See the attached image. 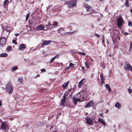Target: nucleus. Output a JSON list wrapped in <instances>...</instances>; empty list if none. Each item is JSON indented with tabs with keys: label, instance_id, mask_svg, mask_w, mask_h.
<instances>
[{
	"label": "nucleus",
	"instance_id": "31",
	"mask_svg": "<svg viewBox=\"0 0 132 132\" xmlns=\"http://www.w3.org/2000/svg\"><path fill=\"white\" fill-rule=\"evenodd\" d=\"M132 50V41H131L130 43V46L129 47V50Z\"/></svg>",
	"mask_w": 132,
	"mask_h": 132
},
{
	"label": "nucleus",
	"instance_id": "12",
	"mask_svg": "<svg viewBox=\"0 0 132 132\" xmlns=\"http://www.w3.org/2000/svg\"><path fill=\"white\" fill-rule=\"evenodd\" d=\"M36 29L37 30H42L44 29V27L42 25H40L38 26L37 27Z\"/></svg>",
	"mask_w": 132,
	"mask_h": 132
},
{
	"label": "nucleus",
	"instance_id": "30",
	"mask_svg": "<svg viewBox=\"0 0 132 132\" xmlns=\"http://www.w3.org/2000/svg\"><path fill=\"white\" fill-rule=\"evenodd\" d=\"M12 48V47L11 46H8L7 48V51H9Z\"/></svg>",
	"mask_w": 132,
	"mask_h": 132
},
{
	"label": "nucleus",
	"instance_id": "46",
	"mask_svg": "<svg viewBox=\"0 0 132 132\" xmlns=\"http://www.w3.org/2000/svg\"><path fill=\"white\" fill-rule=\"evenodd\" d=\"M96 36L98 37V38H99L100 37V35H99L98 34H96Z\"/></svg>",
	"mask_w": 132,
	"mask_h": 132
},
{
	"label": "nucleus",
	"instance_id": "8",
	"mask_svg": "<svg viewBox=\"0 0 132 132\" xmlns=\"http://www.w3.org/2000/svg\"><path fill=\"white\" fill-rule=\"evenodd\" d=\"M117 24L119 27L120 28L123 22V19L121 17H119L117 19Z\"/></svg>",
	"mask_w": 132,
	"mask_h": 132
},
{
	"label": "nucleus",
	"instance_id": "37",
	"mask_svg": "<svg viewBox=\"0 0 132 132\" xmlns=\"http://www.w3.org/2000/svg\"><path fill=\"white\" fill-rule=\"evenodd\" d=\"M128 92L130 93H131L132 92V90H131V89L130 88H128Z\"/></svg>",
	"mask_w": 132,
	"mask_h": 132
},
{
	"label": "nucleus",
	"instance_id": "48",
	"mask_svg": "<svg viewBox=\"0 0 132 132\" xmlns=\"http://www.w3.org/2000/svg\"><path fill=\"white\" fill-rule=\"evenodd\" d=\"M15 35L16 36H18L19 35V34L18 33H16L15 34Z\"/></svg>",
	"mask_w": 132,
	"mask_h": 132
},
{
	"label": "nucleus",
	"instance_id": "3",
	"mask_svg": "<svg viewBox=\"0 0 132 132\" xmlns=\"http://www.w3.org/2000/svg\"><path fill=\"white\" fill-rule=\"evenodd\" d=\"M77 2V0H71L70 1L65 2V4L68 5L69 8L72 7L76 6Z\"/></svg>",
	"mask_w": 132,
	"mask_h": 132
},
{
	"label": "nucleus",
	"instance_id": "45",
	"mask_svg": "<svg viewBox=\"0 0 132 132\" xmlns=\"http://www.w3.org/2000/svg\"><path fill=\"white\" fill-rule=\"evenodd\" d=\"M99 115L101 117H102L103 116V114L102 113L100 114Z\"/></svg>",
	"mask_w": 132,
	"mask_h": 132
},
{
	"label": "nucleus",
	"instance_id": "24",
	"mask_svg": "<svg viewBox=\"0 0 132 132\" xmlns=\"http://www.w3.org/2000/svg\"><path fill=\"white\" fill-rule=\"evenodd\" d=\"M100 78L101 81H104L105 79V78L104 77L103 75V73H102L100 75Z\"/></svg>",
	"mask_w": 132,
	"mask_h": 132
},
{
	"label": "nucleus",
	"instance_id": "56",
	"mask_svg": "<svg viewBox=\"0 0 132 132\" xmlns=\"http://www.w3.org/2000/svg\"><path fill=\"white\" fill-rule=\"evenodd\" d=\"M10 120H13V119H12V118H11Z\"/></svg>",
	"mask_w": 132,
	"mask_h": 132
},
{
	"label": "nucleus",
	"instance_id": "47",
	"mask_svg": "<svg viewBox=\"0 0 132 132\" xmlns=\"http://www.w3.org/2000/svg\"><path fill=\"white\" fill-rule=\"evenodd\" d=\"M46 26L47 28H50V26H49V25H48H48H46Z\"/></svg>",
	"mask_w": 132,
	"mask_h": 132
},
{
	"label": "nucleus",
	"instance_id": "52",
	"mask_svg": "<svg viewBox=\"0 0 132 132\" xmlns=\"http://www.w3.org/2000/svg\"><path fill=\"white\" fill-rule=\"evenodd\" d=\"M130 12L132 13V8L130 10Z\"/></svg>",
	"mask_w": 132,
	"mask_h": 132
},
{
	"label": "nucleus",
	"instance_id": "5",
	"mask_svg": "<svg viewBox=\"0 0 132 132\" xmlns=\"http://www.w3.org/2000/svg\"><path fill=\"white\" fill-rule=\"evenodd\" d=\"M124 68V69L126 70L132 71V67L129 62L127 61H126L125 62Z\"/></svg>",
	"mask_w": 132,
	"mask_h": 132
},
{
	"label": "nucleus",
	"instance_id": "44",
	"mask_svg": "<svg viewBox=\"0 0 132 132\" xmlns=\"http://www.w3.org/2000/svg\"><path fill=\"white\" fill-rule=\"evenodd\" d=\"M70 66H68V67H67V68H66V69L67 70H68L69 69H70Z\"/></svg>",
	"mask_w": 132,
	"mask_h": 132
},
{
	"label": "nucleus",
	"instance_id": "23",
	"mask_svg": "<svg viewBox=\"0 0 132 132\" xmlns=\"http://www.w3.org/2000/svg\"><path fill=\"white\" fill-rule=\"evenodd\" d=\"M9 0H5L4 2L3 6H5L6 5H8L9 4Z\"/></svg>",
	"mask_w": 132,
	"mask_h": 132
},
{
	"label": "nucleus",
	"instance_id": "14",
	"mask_svg": "<svg viewBox=\"0 0 132 132\" xmlns=\"http://www.w3.org/2000/svg\"><path fill=\"white\" fill-rule=\"evenodd\" d=\"M26 48V47L23 44H21L19 46L18 49L19 50H23L25 49Z\"/></svg>",
	"mask_w": 132,
	"mask_h": 132
},
{
	"label": "nucleus",
	"instance_id": "35",
	"mask_svg": "<svg viewBox=\"0 0 132 132\" xmlns=\"http://www.w3.org/2000/svg\"><path fill=\"white\" fill-rule=\"evenodd\" d=\"M75 64L72 63H71L69 64V66L70 67H73Z\"/></svg>",
	"mask_w": 132,
	"mask_h": 132
},
{
	"label": "nucleus",
	"instance_id": "54",
	"mask_svg": "<svg viewBox=\"0 0 132 132\" xmlns=\"http://www.w3.org/2000/svg\"><path fill=\"white\" fill-rule=\"evenodd\" d=\"M90 0H86V1H89Z\"/></svg>",
	"mask_w": 132,
	"mask_h": 132
},
{
	"label": "nucleus",
	"instance_id": "27",
	"mask_svg": "<svg viewBox=\"0 0 132 132\" xmlns=\"http://www.w3.org/2000/svg\"><path fill=\"white\" fill-rule=\"evenodd\" d=\"M56 56L54 57H52L51 60L50 61V63L51 64L52 63L54 60L55 59V57H56Z\"/></svg>",
	"mask_w": 132,
	"mask_h": 132
},
{
	"label": "nucleus",
	"instance_id": "43",
	"mask_svg": "<svg viewBox=\"0 0 132 132\" xmlns=\"http://www.w3.org/2000/svg\"><path fill=\"white\" fill-rule=\"evenodd\" d=\"M104 84V81H101V84L102 85Z\"/></svg>",
	"mask_w": 132,
	"mask_h": 132
},
{
	"label": "nucleus",
	"instance_id": "34",
	"mask_svg": "<svg viewBox=\"0 0 132 132\" xmlns=\"http://www.w3.org/2000/svg\"><path fill=\"white\" fill-rule=\"evenodd\" d=\"M128 25L130 27H132V23L131 22L129 21L128 22Z\"/></svg>",
	"mask_w": 132,
	"mask_h": 132
},
{
	"label": "nucleus",
	"instance_id": "58",
	"mask_svg": "<svg viewBox=\"0 0 132 132\" xmlns=\"http://www.w3.org/2000/svg\"><path fill=\"white\" fill-rule=\"evenodd\" d=\"M61 64H62V63H61Z\"/></svg>",
	"mask_w": 132,
	"mask_h": 132
},
{
	"label": "nucleus",
	"instance_id": "6",
	"mask_svg": "<svg viewBox=\"0 0 132 132\" xmlns=\"http://www.w3.org/2000/svg\"><path fill=\"white\" fill-rule=\"evenodd\" d=\"M85 120L86 123L89 125H92L93 123V121L92 117L91 118L87 117L85 118Z\"/></svg>",
	"mask_w": 132,
	"mask_h": 132
},
{
	"label": "nucleus",
	"instance_id": "15",
	"mask_svg": "<svg viewBox=\"0 0 132 132\" xmlns=\"http://www.w3.org/2000/svg\"><path fill=\"white\" fill-rule=\"evenodd\" d=\"M66 98L65 97V96H64L63 98L62 99L61 102H60V104L61 105H64L65 104V101Z\"/></svg>",
	"mask_w": 132,
	"mask_h": 132
},
{
	"label": "nucleus",
	"instance_id": "50",
	"mask_svg": "<svg viewBox=\"0 0 132 132\" xmlns=\"http://www.w3.org/2000/svg\"><path fill=\"white\" fill-rule=\"evenodd\" d=\"M128 34V33H127V32H125L124 33V35H127V34Z\"/></svg>",
	"mask_w": 132,
	"mask_h": 132
},
{
	"label": "nucleus",
	"instance_id": "10",
	"mask_svg": "<svg viewBox=\"0 0 132 132\" xmlns=\"http://www.w3.org/2000/svg\"><path fill=\"white\" fill-rule=\"evenodd\" d=\"M94 104L92 101H91L88 103L87 105L85 106V108H87L88 107H92L94 106Z\"/></svg>",
	"mask_w": 132,
	"mask_h": 132
},
{
	"label": "nucleus",
	"instance_id": "9",
	"mask_svg": "<svg viewBox=\"0 0 132 132\" xmlns=\"http://www.w3.org/2000/svg\"><path fill=\"white\" fill-rule=\"evenodd\" d=\"M6 39V38L3 37H2L0 38V45H1V46H4L5 44Z\"/></svg>",
	"mask_w": 132,
	"mask_h": 132
},
{
	"label": "nucleus",
	"instance_id": "1",
	"mask_svg": "<svg viewBox=\"0 0 132 132\" xmlns=\"http://www.w3.org/2000/svg\"><path fill=\"white\" fill-rule=\"evenodd\" d=\"M84 7L86 9V11L87 12H89L88 14L92 13H95L97 11L93 10L92 8L86 3H84Z\"/></svg>",
	"mask_w": 132,
	"mask_h": 132
},
{
	"label": "nucleus",
	"instance_id": "2",
	"mask_svg": "<svg viewBox=\"0 0 132 132\" xmlns=\"http://www.w3.org/2000/svg\"><path fill=\"white\" fill-rule=\"evenodd\" d=\"M13 87L11 83L9 82L6 84V90L7 92L9 93V94H11L13 91Z\"/></svg>",
	"mask_w": 132,
	"mask_h": 132
},
{
	"label": "nucleus",
	"instance_id": "53",
	"mask_svg": "<svg viewBox=\"0 0 132 132\" xmlns=\"http://www.w3.org/2000/svg\"><path fill=\"white\" fill-rule=\"evenodd\" d=\"M116 31L117 32H118V30H113V31Z\"/></svg>",
	"mask_w": 132,
	"mask_h": 132
},
{
	"label": "nucleus",
	"instance_id": "39",
	"mask_svg": "<svg viewBox=\"0 0 132 132\" xmlns=\"http://www.w3.org/2000/svg\"><path fill=\"white\" fill-rule=\"evenodd\" d=\"M81 68L82 69V72H85V70L84 67H81Z\"/></svg>",
	"mask_w": 132,
	"mask_h": 132
},
{
	"label": "nucleus",
	"instance_id": "59",
	"mask_svg": "<svg viewBox=\"0 0 132 132\" xmlns=\"http://www.w3.org/2000/svg\"><path fill=\"white\" fill-rule=\"evenodd\" d=\"M69 33H72V32H69Z\"/></svg>",
	"mask_w": 132,
	"mask_h": 132
},
{
	"label": "nucleus",
	"instance_id": "4",
	"mask_svg": "<svg viewBox=\"0 0 132 132\" xmlns=\"http://www.w3.org/2000/svg\"><path fill=\"white\" fill-rule=\"evenodd\" d=\"M77 96L78 97L80 102L83 101L85 99L84 92H80L79 93L77 94Z\"/></svg>",
	"mask_w": 132,
	"mask_h": 132
},
{
	"label": "nucleus",
	"instance_id": "18",
	"mask_svg": "<svg viewBox=\"0 0 132 132\" xmlns=\"http://www.w3.org/2000/svg\"><path fill=\"white\" fill-rule=\"evenodd\" d=\"M69 81L66 82H64L62 85V87L63 88H65L67 87L69 84Z\"/></svg>",
	"mask_w": 132,
	"mask_h": 132
},
{
	"label": "nucleus",
	"instance_id": "36",
	"mask_svg": "<svg viewBox=\"0 0 132 132\" xmlns=\"http://www.w3.org/2000/svg\"><path fill=\"white\" fill-rule=\"evenodd\" d=\"M12 42L15 45L17 44V43L15 40L14 39L13 40Z\"/></svg>",
	"mask_w": 132,
	"mask_h": 132
},
{
	"label": "nucleus",
	"instance_id": "32",
	"mask_svg": "<svg viewBox=\"0 0 132 132\" xmlns=\"http://www.w3.org/2000/svg\"><path fill=\"white\" fill-rule=\"evenodd\" d=\"M79 54L81 55H85L86 54L84 53V52H79Z\"/></svg>",
	"mask_w": 132,
	"mask_h": 132
},
{
	"label": "nucleus",
	"instance_id": "57",
	"mask_svg": "<svg viewBox=\"0 0 132 132\" xmlns=\"http://www.w3.org/2000/svg\"><path fill=\"white\" fill-rule=\"evenodd\" d=\"M103 0H100V1H103Z\"/></svg>",
	"mask_w": 132,
	"mask_h": 132
},
{
	"label": "nucleus",
	"instance_id": "7",
	"mask_svg": "<svg viewBox=\"0 0 132 132\" xmlns=\"http://www.w3.org/2000/svg\"><path fill=\"white\" fill-rule=\"evenodd\" d=\"M1 128L2 130L3 129L5 131H6L9 129L8 125L6 122L2 123L1 125Z\"/></svg>",
	"mask_w": 132,
	"mask_h": 132
},
{
	"label": "nucleus",
	"instance_id": "28",
	"mask_svg": "<svg viewBox=\"0 0 132 132\" xmlns=\"http://www.w3.org/2000/svg\"><path fill=\"white\" fill-rule=\"evenodd\" d=\"M125 5L126 7H129V1L128 0H126V2H125Z\"/></svg>",
	"mask_w": 132,
	"mask_h": 132
},
{
	"label": "nucleus",
	"instance_id": "51",
	"mask_svg": "<svg viewBox=\"0 0 132 132\" xmlns=\"http://www.w3.org/2000/svg\"><path fill=\"white\" fill-rule=\"evenodd\" d=\"M2 105V104L1 103V101H0V106Z\"/></svg>",
	"mask_w": 132,
	"mask_h": 132
},
{
	"label": "nucleus",
	"instance_id": "49",
	"mask_svg": "<svg viewBox=\"0 0 132 132\" xmlns=\"http://www.w3.org/2000/svg\"><path fill=\"white\" fill-rule=\"evenodd\" d=\"M48 25H49V26H51L52 25V24L50 23V22H49L48 23Z\"/></svg>",
	"mask_w": 132,
	"mask_h": 132
},
{
	"label": "nucleus",
	"instance_id": "41",
	"mask_svg": "<svg viewBox=\"0 0 132 132\" xmlns=\"http://www.w3.org/2000/svg\"><path fill=\"white\" fill-rule=\"evenodd\" d=\"M70 53L72 55H73L75 54V52L73 50H71L70 51Z\"/></svg>",
	"mask_w": 132,
	"mask_h": 132
},
{
	"label": "nucleus",
	"instance_id": "55",
	"mask_svg": "<svg viewBox=\"0 0 132 132\" xmlns=\"http://www.w3.org/2000/svg\"><path fill=\"white\" fill-rule=\"evenodd\" d=\"M102 42H104V41L103 39Z\"/></svg>",
	"mask_w": 132,
	"mask_h": 132
},
{
	"label": "nucleus",
	"instance_id": "42",
	"mask_svg": "<svg viewBox=\"0 0 132 132\" xmlns=\"http://www.w3.org/2000/svg\"><path fill=\"white\" fill-rule=\"evenodd\" d=\"M41 70L42 72H43L45 71V69H41Z\"/></svg>",
	"mask_w": 132,
	"mask_h": 132
},
{
	"label": "nucleus",
	"instance_id": "25",
	"mask_svg": "<svg viewBox=\"0 0 132 132\" xmlns=\"http://www.w3.org/2000/svg\"><path fill=\"white\" fill-rule=\"evenodd\" d=\"M58 23L56 22H54L52 24V26L54 27V28L56 27Z\"/></svg>",
	"mask_w": 132,
	"mask_h": 132
},
{
	"label": "nucleus",
	"instance_id": "13",
	"mask_svg": "<svg viewBox=\"0 0 132 132\" xmlns=\"http://www.w3.org/2000/svg\"><path fill=\"white\" fill-rule=\"evenodd\" d=\"M51 42V41L49 40H44L43 43L41 44L42 46L43 45H46L49 44Z\"/></svg>",
	"mask_w": 132,
	"mask_h": 132
},
{
	"label": "nucleus",
	"instance_id": "22",
	"mask_svg": "<svg viewBox=\"0 0 132 132\" xmlns=\"http://www.w3.org/2000/svg\"><path fill=\"white\" fill-rule=\"evenodd\" d=\"M18 69V68L17 66H15L13 67L11 69V70L12 71H14L17 70Z\"/></svg>",
	"mask_w": 132,
	"mask_h": 132
},
{
	"label": "nucleus",
	"instance_id": "40",
	"mask_svg": "<svg viewBox=\"0 0 132 132\" xmlns=\"http://www.w3.org/2000/svg\"><path fill=\"white\" fill-rule=\"evenodd\" d=\"M18 81L19 82H22V78H19Z\"/></svg>",
	"mask_w": 132,
	"mask_h": 132
},
{
	"label": "nucleus",
	"instance_id": "21",
	"mask_svg": "<svg viewBox=\"0 0 132 132\" xmlns=\"http://www.w3.org/2000/svg\"><path fill=\"white\" fill-rule=\"evenodd\" d=\"M83 79H82L79 82L78 87L79 88H81V85L83 84Z\"/></svg>",
	"mask_w": 132,
	"mask_h": 132
},
{
	"label": "nucleus",
	"instance_id": "17",
	"mask_svg": "<svg viewBox=\"0 0 132 132\" xmlns=\"http://www.w3.org/2000/svg\"><path fill=\"white\" fill-rule=\"evenodd\" d=\"M115 107L118 109H119L121 108V106L119 102H117L115 104Z\"/></svg>",
	"mask_w": 132,
	"mask_h": 132
},
{
	"label": "nucleus",
	"instance_id": "16",
	"mask_svg": "<svg viewBox=\"0 0 132 132\" xmlns=\"http://www.w3.org/2000/svg\"><path fill=\"white\" fill-rule=\"evenodd\" d=\"M73 101L74 104L76 105L77 104V101H80V100L78 98H77L75 97L73 98Z\"/></svg>",
	"mask_w": 132,
	"mask_h": 132
},
{
	"label": "nucleus",
	"instance_id": "29",
	"mask_svg": "<svg viewBox=\"0 0 132 132\" xmlns=\"http://www.w3.org/2000/svg\"><path fill=\"white\" fill-rule=\"evenodd\" d=\"M85 65L87 67V68H89V67L90 64L89 63H88L86 61L85 63Z\"/></svg>",
	"mask_w": 132,
	"mask_h": 132
},
{
	"label": "nucleus",
	"instance_id": "19",
	"mask_svg": "<svg viewBox=\"0 0 132 132\" xmlns=\"http://www.w3.org/2000/svg\"><path fill=\"white\" fill-rule=\"evenodd\" d=\"M105 87L106 89L109 90V92H110L111 91V89L110 88V86L109 84H106L105 85Z\"/></svg>",
	"mask_w": 132,
	"mask_h": 132
},
{
	"label": "nucleus",
	"instance_id": "33",
	"mask_svg": "<svg viewBox=\"0 0 132 132\" xmlns=\"http://www.w3.org/2000/svg\"><path fill=\"white\" fill-rule=\"evenodd\" d=\"M29 15H30V14L29 13L26 15V21H27V20L28 19L29 16Z\"/></svg>",
	"mask_w": 132,
	"mask_h": 132
},
{
	"label": "nucleus",
	"instance_id": "38",
	"mask_svg": "<svg viewBox=\"0 0 132 132\" xmlns=\"http://www.w3.org/2000/svg\"><path fill=\"white\" fill-rule=\"evenodd\" d=\"M52 5H49L47 7H46L47 10H48L50 8L52 7Z\"/></svg>",
	"mask_w": 132,
	"mask_h": 132
},
{
	"label": "nucleus",
	"instance_id": "20",
	"mask_svg": "<svg viewBox=\"0 0 132 132\" xmlns=\"http://www.w3.org/2000/svg\"><path fill=\"white\" fill-rule=\"evenodd\" d=\"M8 55L6 53H4L0 54V57H5L7 56Z\"/></svg>",
	"mask_w": 132,
	"mask_h": 132
},
{
	"label": "nucleus",
	"instance_id": "26",
	"mask_svg": "<svg viewBox=\"0 0 132 132\" xmlns=\"http://www.w3.org/2000/svg\"><path fill=\"white\" fill-rule=\"evenodd\" d=\"M11 28L9 27H6L5 28V30L7 31H12L13 30H11Z\"/></svg>",
	"mask_w": 132,
	"mask_h": 132
},
{
	"label": "nucleus",
	"instance_id": "11",
	"mask_svg": "<svg viewBox=\"0 0 132 132\" xmlns=\"http://www.w3.org/2000/svg\"><path fill=\"white\" fill-rule=\"evenodd\" d=\"M98 121L103 124L104 126L106 125V123L105 122L104 120L103 119L99 117L98 118Z\"/></svg>",
	"mask_w": 132,
	"mask_h": 132
}]
</instances>
